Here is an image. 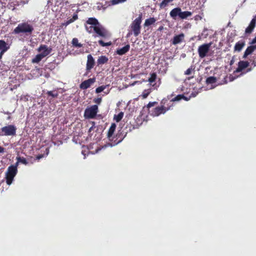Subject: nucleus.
Segmentation results:
<instances>
[{
    "instance_id": "f257e3e1",
    "label": "nucleus",
    "mask_w": 256,
    "mask_h": 256,
    "mask_svg": "<svg viewBox=\"0 0 256 256\" xmlns=\"http://www.w3.org/2000/svg\"><path fill=\"white\" fill-rule=\"evenodd\" d=\"M34 30L32 26L28 22H22L19 24L18 26L14 29V33L15 34H20L21 33L25 34L26 35H30Z\"/></svg>"
},
{
    "instance_id": "f03ea898",
    "label": "nucleus",
    "mask_w": 256,
    "mask_h": 256,
    "mask_svg": "<svg viewBox=\"0 0 256 256\" xmlns=\"http://www.w3.org/2000/svg\"><path fill=\"white\" fill-rule=\"evenodd\" d=\"M18 166V162H16L15 164L10 165L8 167L6 173V182L8 185L12 184L14 176L17 174Z\"/></svg>"
},
{
    "instance_id": "7ed1b4c3",
    "label": "nucleus",
    "mask_w": 256,
    "mask_h": 256,
    "mask_svg": "<svg viewBox=\"0 0 256 256\" xmlns=\"http://www.w3.org/2000/svg\"><path fill=\"white\" fill-rule=\"evenodd\" d=\"M142 15H140L131 24L130 26V30L133 32L135 36H137L140 33Z\"/></svg>"
},
{
    "instance_id": "20e7f679",
    "label": "nucleus",
    "mask_w": 256,
    "mask_h": 256,
    "mask_svg": "<svg viewBox=\"0 0 256 256\" xmlns=\"http://www.w3.org/2000/svg\"><path fill=\"white\" fill-rule=\"evenodd\" d=\"M16 128L12 124L2 127L0 130V136H14L16 135Z\"/></svg>"
},
{
    "instance_id": "39448f33",
    "label": "nucleus",
    "mask_w": 256,
    "mask_h": 256,
    "mask_svg": "<svg viewBox=\"0 0 256 256\" xmlns=\"http://www.w3.org/2000/svg\"><path fill=\"white\" fill-rule=\"evenodd\" d=\"M250 65V62L246 60H240L238 62V68L234 71L235 72H242L244 70L248 68L245 72L242 74H246V72H250L252 70V68H248Z\"/></svg>"
},
{
    "instance_id": "423d86ee",
    "label": "nucleus",
    "mask_w": 256,
    "mask_h": 256,
    "mask_svg": "<svg viewBox=\"0 0 256 256\" xmlns=\"http://www.w3.org/2000/svg\"><path fill=\"white\" fill-rule=\"evenodd\" d=\"M98 112L97 105H93L90 108H87L84 111V116L88 118H94L96 117Z\"/></svg>"
},
{
    "instance_id": "0eeeda50",
    "label": "nucleus",
    "mask_w": 256,
    "mask_h": 256,
    "mask_svg": "<svg viewBox=\"0 0 256 256\" xmlns=\"http://www.w3.org/2000/svg\"><path fill=\"white\" fill-rule=\"evenodd\" d=\"M212 43L204 44L198 46V52L200 58H204L209 52Z\"/></svg>"
},
{
    "instance_id": "6e6552de",
    "label": "nucleus",
    "mask_w": 256,
    "mask_h": 256,
    "mask_svg": "<svg viewBox=\"0 0 256 256\" xmlns=\"http://www.w3.org/2000/svg\"><path fill=\"white\" fill-rule=\"evenodd\" d=\"M94 28V32L98 36L102 38H106L108 36V32L100 24L99 25L95 26Z\"/></svg>"
},
{
    "instance_id": "1a4fd4ad",
    "label": "nucleus",
    "mask_w": 256,
    "mask_h": 256,
    "mask_svg": "<svg viewBox=\"0 0 256 256\" xmlns=\"http://www.w3.org/2000/svg\"><path fill=\"white\" fill-rule=\"evenodd\" d=\"M170 96L167 98H163L160 102V106L166 110V112L168 111L174 106Z\"/></svg>"
},
{
    "instance_id": "9d476101",
    "label": "nucleus",
    "mask_w": 256,
    "mask_h": 256,
    "mask_svg": "<svg viewBox=\"0 0 256 256\" xmlns=\"http://www.w3.org/2000/svg\"><path fill=\"white\" fill-rule=\"evenodd\" d=\"M165 109L164 110L161 106L156 107L152 108L151 111H150L148 113L150 115L153 116H158L161 114H164L166 113Z\"/></svg>"
},
{
    "instance_id": "9b49d317",
    "label": "nucleus",
    "mask_w": 256,
    "mask_h": 256,
    "mask_svg": "<svg viewBox=\"0 0 256 256\" xmlns=\"http://www.w3.org/2000/svg\"><path fill=\"white\" fill-rule=\"evenodd\" d=\"M38 51L40 52V54L44 58L48 56L52 52V48H48L46 45L41 44L38 47Z\"/></svg>"
},
{
    "instance_id": "f8f14e48",
    "label": "nucleus",
    "mask_w": 256,
    "mask_h": 256,
    "mask_svg": "<svg viewBox=\"0 0 256 256\" xmlns=\"http://www.w3.org/2000/svg\"><path fill=\"white\" fill-rule=\"evenodd\" d=\"M256 26V16L251 20L248 26L246 28L244 34L248 36L250 34L253 32Z\"/></svg>"
},
{
    "instance_id": "ddd939ff",
    "label": "nucleus",
    "mask_w": 256,
    "mask_h": 256,
    "mask_svg": "<svg viewBox=\"0 0 256 256\" xmlns=\"http://www.w3.org/2000/svg\"><path fill=\"white\" fill-rule=\"evenodd\" d=\"M96 81L94 78H90L82 82L80 84V88L82 90H86L90 88V86Z\"/></svg>"
},
{
    "instance_id": "4468645a",
    "label": "nucleus",
    "mask_w": 256,
    "mask_h": 256,
    "mask_svg": "<svg viewBox=\"0 0 256 256\" xmlns=\"http://www.w3.org/2000/svg\"><path fill=\"white\" fill-rule=\"evenodd\" d=\"M95 64L94 58L91 54H88L87 57V62L86 65V70L87 71H90Z\"/></svg>"
},
{
    "instance_id": "2eb2a0df",
    "label": "nucleus",
    "mask_w": 256,
    "mask_h": 256,
    "mask_svg": "<svg viewBox=\"0 0 256 256\" xmlns=\"http://www.w3.org/2000/svg\"><path fill=\"white\" fill-rule=\"evenodd\" d=\"M184 35L183 33L180 34L175 36L172 40V44L176 45L181 43L184 40Z\"/></svg>"
},
{
    "instance_id": "dca6fc26",
    "label": "nucleus",
    "mask_w": 256,
    "mask_h": 256,
    "mask_svg": "<svg viewBox=\"0 0 256 256\" xmlns=\"http://www.w3.org/2000/svg\"><path fill=\"white\" fill-rule=\"evenodd\" d=\"M256 50V45L248 46L244 52L242 58L246 59L248 56L252 54Z\"/></svg>"
},
{
    "instance_id": "f3484780",
    "label": "nucleus",
    "mask_w": 256,
    "mask_h": 256,
    "mask_svg": "<svg viewBox=\"0 0 256 256\" xmlns=\"http://www.w3.org/2000/svg\"><path fill=\"white\" fill-rule=\"evenodd\" d=\"M180 9L179 7L173 8L170 12V17L175 20H176L178 16L180 18Z\"/></svg>"
},
{
    "instance_id": "a211bd4d",
    "label": "nucleus",
    "mask_w": 256,
    "mask_h": 256,
    "mask_svg": "<svg viewBox=\"0 0 256 256\" xmlns=\"http://www.w3.org/2000/svg\"><path fill=\"white\" fill-rule=\"evenodd\" d=\"M246 45V42L244 40H240L235 44L234 51L240 52Z\"/></svg>"
},
{
    "instance_id": "6ab92c4d",
    "label": "nucleus",
    "mask_w": 256,
    "mask_h": 256,
    "mask_svg": "<svg viewBox=\"0 0 256 256\" xmlns=\"http://www.w3.org/2000/svg\"><path fill=\"white\" fill-rule=\"evenodd\" d=\"M116 124L112 123L107 134V137L110 140H112L114 138L113 136L114 134V132L116 130Z\"/></svg>"
},
{
    "instance_id": "aec40b11",
    "label": "nucleus",
    "mask_w": 256,
    "mask_h": 256,
    "mask_svg": "<svg viewBox=\"0 0 256 256\" xmlns=\"http://www.w3.org/2000/svg\"><path fill=\"white\" fill-rule=\"evenodd\" d=\"M130 48V44H128L122 48H118L116 50V54L118 55L122 56L126 54L129 51Z\"/></svg>"
},
{
    "instance_id": "412c9836",
    "label": "nucleus",
    "mask_w": 256,
    "mask_h": 256,
    "mask_svg": "<svg viewBox=\"0 0 256 256\" xmlns=\"http://www.w3.org/2000/svg\"><path fill=\"white\" fill-rule=\"evenodd\" d=\"M10 48V46L4 40H0V52H6Z\"/></svg>"
},
{
    "instance_id": "4be33fe9",
    "label": "nucleus",
    "mask_w": 256,
    "mask_h": 256,
    "mask_svg": "<svg viewBox=\"0 0 256 256\" xmlns=\"http://www.w3.org/2000/svg\"><path fill=\"white\" fill-rule=\"evenodd\" d=\"M99 24L98 20L95 18H88L86 22V24L92 25L94 26L99 25Z\"/></svg>"
},
{
    "instance_id": "5701e85b",
    "label": "nucleus",
    "mask_w": 256,
    "mask_h": 256,
    "mask_svg": "<svg viewBox=\"0 0 256 256\" xmlns=\"http://www.w3.org/2000/svg\"><path fill=\"white\" fill-rule=\"evenodd\" d=\"M192 15V12L188 11H184L182 12V9H180V19L184 20L186 19L188 17Z\"/></svg>"
},
{
    "instance_id": "b1692460",
    "label": "nucleus",
    "mask_w": 256,
    "mask_h": 256,
    "mask_svg": "<svg viewBox=\"0 0 256 256\" xmlns=\"http://www.w3.org/2000/svg\"><path fill=\"white\" fill-rule=\"evenodd\" d=\"M78 19V16L77 14H74L73 15L72 18H71L70 20H66L64 22L62 23V26H68L70 24L73 22H74L75 20H76Z\"/></svg>"
},
{
    "instance_id": "393cba45",
    "label": "nucleus",
    "mask_w": 256,
    "mask_h": 256,
    "mask_svg": "<svg viewBox=\"0 0 256 256\" xmlns=\"http://www.w3.org/2000/svg\"><path fill=\"white\" fill-rule=\"evenodd\" d=\"M108 58L104 56H100L97 60L98 65H101L104 64H106L108 62Z\"/></svg>"
},
{
    "instance_id": "a878e982",
    "label": "nucleus",
    "mask_w": 256,
    "mask_h": 256,
    "mask_svg": "<svg viewBox=\"0 0 256 256\" xmlns=\"http://www.w3.org/2000/svg\"><path fill=\"white\" fill-rule=\"evenodd\" d=\"M156 21V20L154 18H148L146 20L144 26H148L151 24H154Z\"/></svg>"
},
{
    "instance_id": "bb28decb",
    "label": "nucleus",
    "mask_w": 256,
    "mask_h": 256,
    "mask_svg": "<svg viewBox=\"0 0 256 256\" xmlns=\"http://www.w3.org/2000/svg\"><path fill=\"white\" fill-rule=\"evenodd\" d=\"M44 57L40 53L32 59V63H38Z\"/></svg>"
},
{
    "instance_id": "cd10ccee",
    "label": "nucleus",
    "mask_w": 256,
    "mask_h": 256,
    "mask_svg": "<svg viewBox=\"0 0 256 256\" xmlns=\"http://www.w3.org/2000/svg\"><path fill=\"white\" fill-rule=\"evenodd\" d=\"M124 114L123 112H120L118 114H114V119L117 122H120L124 116Z\"/></svg>"
},
{
    "instance_id": "c85d7f7f",
    "label": "nucleus",
    "mask_w": 256,
    "mask_h": 256,
    "mask_svg": "<svg viewBox=\"0 0 256 256\" xmlns=\"http://www.w3.org/2000/svg\"><path fill=\"white\" fill-rule=\"evenodd\" d=\"M72 46L76 48H81L82 44L78 42V40L77 38H74L72 40Z\"/></svg>"
},
{
    "instance_id": "c756f323",
    "label": "nucleus",
    "mask_w": 256,
    "mask_h": 256,
    "mask_svg": "<svg viewBox=\"0 0 256 256\" xmlns=\"http://www.w3.org/2000/svg\"><path fill=\"white\" fill-rule=\"evenodd\" d=\"M152 90L150 88L144 90L143 91L141 96H141L142 99H145L150 94Z\"/></svg>"
},
{
    "instance_id": "7c9ffc66",
    "label": "nucleus",
    "mask_w": 256,
    "mask_h": 256,
    "mask_svg": "<svg viewBox=\"0 0 256 256\" xmlns=\"http://www.w3.org/2000/svg\"><path fill=\"white\" fill-rule=\"evenodd\" d=\"M182 99L186 100V98L184 94H178L175 96L174 98H172L171 100L173 103L174 102H178L182 100Z\"/></svg>"
},
{
    "instance_id": "2f4dec72",
    "label": "nucleus",
    "mask_w": 256,
    "mask_h": 256,
    "mask_svg": "<svg viewBox=\"0 0 256 256\" xmlns=\"http://www.w3.org/2000/svg\"><path fill=\"white\" fill-rule=\"evenodd\" d=\"M216 82V78L214 76H210L206 80V83L207 84H213Z\"/></svg>"
},
{
    "instance_id": "473e14b6",
    "label": "nucleus",
    "mask_w": 256,
    "mask_h": 256,
    "mask_svg": "<svg viewBox=\"0 0 256 256\" xmlns=\"http://www.w3.org/2000/svg\"><path fill=\"white\" fill-rule=\"evenodd\" d=\"M84 27L86 31L89 34L92 33L94 32V26L91 25L90 26H88L87 24H84Z\"/></svg>"
},
{
    "instance_id": "72a5a7b5",
    "label": "nucleus",
    "mask_w": 256,
    "mask_h": 256,
    "mask_svg": "<svg viewBox=\"0 0 256 256\" xmlns=\"http://www.w3.org/2000/svg\"><path fill=\"white\" fill-rule=\"evenodd\" d=\"M156 74L155 72H153L150 74V76L148 78V81L152 84L154 82L156 81Z\"/></svg>"
},
{
    "instance_id": "f704fd0d",
    "label": "nucleus",
    "mask_w": 256,
    "mask_h": 256,
    "mask_svg": "<svg viewBox=\"0 0 256 256\" xmlns=\"http://www.w3.org/2000/svg\"><path fill=\"white\" fill-rule=\"evenodd\" d=\"M158 104V102H150L146 106H144V108H146L148 110V112L150 111V108H151V107H152V106H154L156 104Z\"/></svg>"
},
{
    "instance_id": "c9c22d12",
    "label": "nucleus",
    "mask_w": 256,
    "mask_h": 256,
    "mask_svg": "<svg viewBox=\"0 0 256 256\" xmlns=\"http://www.w3.org/2000/svg\"><path fill=\"white\" fill-rule=\"evenodd\" d=\"M99 44L102 46H110L112 44V42H104L102 40H99L98 41Z\"/></svg>"
},
{
    "instance_id": "e433bc0d",
    "label": "nucleus",
    "mask_w": 256,
    "mask_h": 256,
    "mask_svg": "<svg viewBox=\"0 0 256 256\" xmlns=\"http://www.w3.org/2000/svg\"><path fill=\"white\" fill-rule=\"evenodd\" d=\"M17 160L18 162H20L24 164H28L26 160L24 157H18Z\"/></svg>"
},
{
    "instance_id": "4c0bfd02",
    "label": "nucleus",
    "mask_w": 256,
    "mask_h": 256,
    "mask_svg": "<svg viewBox=\"0 0 256 256\" xmlns=\"http://www.w3.org/2000/svg\"><path fill=\"white\" fill-rule=\"evenodd\" d=\"M106 86H98L96 89V92L97 94L100 93L102 92L105 88Z\"/></svg>"
},
{
    "instance_id": "58836bf2",
    "label": "nucleus",
    "mask_w": 256,
    "mask_h": 256,
    "mask_svg": "<svg viewBox=\"0 0 256 256\" xmlns=\"http://www.w3.org/2000/svg\"><path fill=\"white\" fill-rule=\"evenodd\" d=\"M47 94L48 96H52V98H57L58 96V93L57 92H53L52 91H48L47 92Z\"/></svg>"
},
{
    "instance_id": "ea45409f",
    "label": "nucleus",
    "mask_w": 256,
    "mask_h": 256,
    "mask_svg": "<svg viewBox=\"0 0 256 256\" xmlns=\"http://www.w3.org/2000/svg\"><path fill=\"white\" fill-rule=\"evenodd\" d=\"M193 71H194V68H193L192 66H191L184 72V74L186 75H190L192 74Z\"/></svg>"
},
{
    "instance_id": "a19ab883",
    "label": "nucleus",
    "mask_w": 256,
    "mask_h": 256,
    "mask_svg": "<svg viewBox=\"0 0 256 256\" xmlns=\"http://www.w3.org/2000/svg\"><path fill=\"white\" fill-rule=\"evenodd\" d=\"M126 0H112V2L113 4H116L120 2H124Z\"/></svg>"
},
{
    "instance_id": "79ce46f5",
    "label": "nucleus",
    "mask_w": 256,
    "mask_h": 256,
    "mask_svg": "<svg viewBox=\"0 0 256 256\" xmlns=\"http://www.w3.org/2000/svg\"><path fill=\"white\" fill-rule=\"evenodd\" d=\"M94 102L100 104L102 102V98H95V99H94Z\"/></svg>"
},
{
    "instance_id": "37998d69",
    "label": "nucleus",
    "mask_w": 256,
    "mask_h": 256,
    "mask_svg": "<svg viewBox=\"0 0 256 256\" xmlns=\"http://www.w3.org/2000/svg\"><path fill=\"white\" fill-rule=\"evenodd\" d=\"M120 134H121V132H120V131H119L116 134V136H118V138H120V140H118V142H121L124 138V137H122V136L120 137Z\"/></svg>"
},
{
    "instance_id": "c03bdc74",
    "label": "nucleus",
    "mask_w": 256,
    "mask_h": 256,
    "mask_svg": "<svg viewBox=\"0 0 256 256\" xmlns=\"http://www.w3.org/2000/svg\"><path fill=\"white\" fill-rule=\"evenodd\" d=\"M132 30H130V31H129V32L127 34V36H126V37L127 38H128L130 37L132 34Z\"/></svg>"
},
{
    "instance_id": "a18cd8bd",
    "label": "nucleus",
    "mask_w": 256,
    "mask_h": 256,
    "mask_svg": "<svg viewBox=\"0 0 256 256\" xmlns=\"http://www.w3.org/2000/svg\"><path fill=\"white\" fill-rule=\"evenodd\" d=\"M4 148L0 146V153H4Z\"/></svg>"
},
{
    "instance_id": "49530a36",
    "label": "nucleus",
    "mask_w": 256,
    "mask_h": 256,
    "mask_svg": "<svg viewBox=\"0 0 256 256\" xmlns=\"http://www.w3.org/2000/svg\"><path fill=\"white\" fill-rule=\"evenodd\" d=\"M42 157H43V155L42 154H39V155L36 156V159L37 160H40Z\"/></svg>"
},
{
    "instance_id": "de8ad7c7",
    "label": "nucleus",
    "mask_w": 256,
    "mask_h": 256,
    "mask_svg": "<svg viewBox=\"0 0 256 256\" xmlns=\"http://www.w3.org/2000/svg\"><path fill=\"white\" fill-rule=\"evenodd\" d=\"M164 30V26H161L158 28V30L160 32V31L162 30Z\"/></svg>"
},
{
    "instance_id": "09e8293b",
    "label": "nucleus",
    "mask_w": 256,
    "mask_h": 256,
    "mask_svg": "<svg viewBox=\"0 0 256 256\" xmlns=\"http://www.w3.org/2000/svg\"><path fill=\"white\" fill-rule=\"evenodd\" d=\"M252 65H254V67L256 66V62L254 60L252 63Z\"/></svg>"
},
{
    "instance_id": "8fccbe9b",
    "label": "nucleus",
    "mask_w": 256,
    "mask_h": 256,
    "mask_svg": "<svg viewBox=\"0 0 256 256\" xmlns=\"http://www.w3.org/2000/svg\"><path fill=\"white\" fill-rule=\"evenodd\" d=\"M234 60H232L230 62V65H232L234 64Z\"/></svg>"
}]
</instances>
